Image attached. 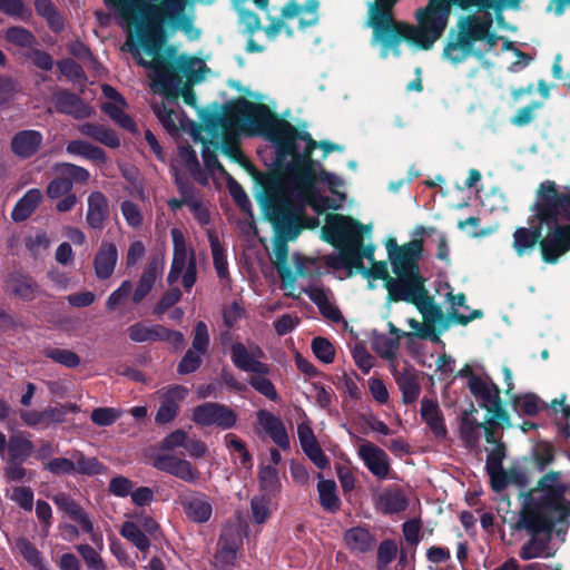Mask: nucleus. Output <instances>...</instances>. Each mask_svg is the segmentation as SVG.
<instances>
[{
	"label": "nucleus",
	"instance_id": "nucleus-1",
	"mask_svg": "<svg viewBox=\"0 0 570 570\" xmlns=\"http://www.w3.org/2000/svg\"><path fill=\"white\" fill-rule=\"evenodd\" d=\"M139 18L135 19V32L129 31L121 50L129 52L137 65L149 69L153 88L167 98H177L181 75L196 79L198 60L178 56L174 46H167L169 31H188L191 23L185 16L184 0H138Z\"/></svg>",
	"mask_w": 570,
	"mask_h": 570
},
{
	"label": "nucleus",
	"instance_id": "nucleus-2",
	"mask_svg": "<svg viewBox=\"0 0 570 570\" xmlns=\"http://www.w3.org/2000/svg\"><path fill=\"white\" fill-rule=\"evenodd\" d=\"M267 140L275 145L274 165L276 169L259 171L249 165L253 169V179L262 189L257 196L258 203H263L266 195L265 175L267 174L279 177L285 189L293 195H305V190L313 189L318 163L312 157L314 149L317 148V141L312 138L311 134L299 131L275 112Z\"/></svg>",
	"mask_w": 570,
	"mask_h": 570
},
{
	"label": "nucleus",
	"instance_id": "nucleus-3",
	"mask_svg": "<svg viewBox=\"0 0 570 570\" xmlns=\"http://www.w3.org/2000/svg\"><path fill=\"white\" fill-rule=\"evenodd\" d=\"M564 490L558 472H549L524 497L520 527L531 533V538L520 549L522 560L548 559L556 554L551 531L570 517V509L562 500Z\"/></svg>",
	"mask_w": 570,
	"mask_h": 570
},
{
	"label": "nucleus",
	"instance_id": "nucleus-4",
	"mask_svg": "<svg viewBox=\"0 0 570 570\" xmlns=\"http://www.w3.org/2000/svg\"><path fill=\"white\" fill-rule=\"evenodd\" d=\"M274 111L265 104L237 98L224 107L223 114H210L205 124L213 136L222 131V153L243 165L253 176L252 165L243 155L238 144V132L247 136H263L267 139L274 119Z\"/></svg>",
	"mask_w": 570,
	"mask_h": 570
},
{
	"label": "nucleus",
	"instance_id": "nucleus-5",
	"mask_svg": "<svg viewBox=\"0 0 570 570\" xmlns=\"http://www.w3.org/2000/svg\"><path fill=\"white\" fill-rule=\"evenodd\" d=\"M530 210L532 214L528 223H538L547 230L543 242L546 257H554L552 253H569L570 189L559 190L556 181H542L535 191Z\"/></svg>",
	"mask_w": 570,
	"mask_h": 570
},
{
	"label": "nucleus",
	"instance_id": "nucleus-6",
	"mask_svg": "<svg viewBox=\"0 0 570 570\" xmlns=\"http://www.w3.org/2000/svg\"><path fill=\"white\" fill-rule=\"evenodd\" d=\"M370 227L360 220L342 214H328L326 224L322 228L323 239L340 249L337 256L330 258L328 266L334 269H346L347 275L358 273L365 265L363 258L374 259L375 246H364L362 233Z\"/></svg>",
	"mask_w": 570,
	"mask_h": 570
},
{
	"label": "nucleus",
	"instance_id": "nucleus-7",
	"mask_svg": "<svg viewBox=\"0 0 570 570\" xmlns=\"http://www.w3.org/2000/svg\"><path fill=\"white\" fill-rule=\"evenodd\" d=\"M400 0H373L367 4V27L372 28L371 45L380 47V57L386 59L390 53L399 58L401 45L422 50V41L425 36V28L422 23L417 26L394 18L393 9Z\"/></svg>",
	"mask_w": 570,
	"mask_h": 570
},
{
	"label": "nucleus",
	"instance_id": "nucleus-8",
	"mask_svg": "<svg viewBox=\"0 0 570 570\" xmlns=\"http://www.w3.org/2000/svg\"><path fill=\"white\" fill-rule=\"evenodd\" d=\"M523 0H432L430 6L419 8L415 19L424 26L425 36L422 41V50H430L435 41L443 35L451 16V7L454 4L462 10L475 8L479 12L488 13L490 9L519 10Z\"/></svg>",
	"mask_w": 570,
	"mask_h": 570
},
{
	"label": "nucleus",
	"instance_id": "nucleus-9",
	"mask_svg": "<svg viewBox=\"0 0 570 570\" xmlns=\"http://www.w3.org/2000/svg\"><path fill=\"white\" fill-rule=\"evenodd\" d=\"M266 195L264 199L276 212H283L294 217L296 224L303 229H312L318 225V218L306 215L307 199L305 195H293L274 174L265 175Z\"/></svg>",
	"mask_w": 570,
	"mask_h": 570
},
{
	"label": "nucleus",
	"instance_id": "nucleus-10",
	"mask_svg": "<svg viewBox=\"0 0 570 570\" xmlns=\"http://www.w3.org/2000/svg\"><path fill=\"white\" fill-rule=\"evenodd\" d=\"M456 38L449 40L443 49V58L453 62H463L473 53L474 43L483 40L487 31V13L483 17L469 14L458 21Z\"/></svg>",
	"mask_w": 570,
	"mask_h": 570
},
{
	"label": "nucleus",
	"instance_id": "nucleus-11",
	"mask_svg": "<svg viewBox=\"0 0 570 570\" xmlns=\"http://www.w3.org/2000/svg\"><path fill=\"white\" fill-rule=\"evenodd\" d=\"M265 218L271 223L274 233V255L275 264L286 263L288 258L289 240H294L301 234V226H298L291 215L283 212L274 210L271 205L264 199L259 203Z\"/></svg>",
	"mask_w": 570,
	"mask_h": 570
},
{
	"label": "nucleus",
	"instance_id": "nucleus-12",
	"mask_svg": "<svg viewBox=\"0 0 570 570\" xmlns=\"http://www.w3.org/2000/svg\"><path fill=\"white\" fill-rule=\"evenodd\" d=\"M396 278L387 285V302H406L412 305L421 303L429 293L425 278L421 273L395 275Z\"/></svg>",
	"mask_w": 570,
	"mask_h": 570
},
{
	"label": "nucleus",
	"instance_id": "nucleus-13",
	"mask_svg": "<svg viewBox=\"0 0 570 570\" xmlns=\"http://www.w3.org/2000/svg\"><path fill=\"white\" fill-rule=\"evenodd\" d=\"M543 228L538 223H529V227H517L512 235V248L518 257L531 255L537 247L540 249L541 258L546 264L554 265L567 253H557L554 257H546L543 242L546 235H542Z\"/></svg>",
	"mask_w": 570,
	"mask_h": 570
},
{
	"label": "nucleus",
	"instance_id": "nucleus-14",
	"mask_svg": "<svg viewBox=\"0 0 570 570\" xmlns=\"http://www.w3.org/2000/svg\"><path fill=\"white\" fill-rule=\"evenodd\" d=\"M193 421L200 426L216 425L228 430L236 424L237 415L225 404L206 402L194 407Z\"/></svg>",
	"mask_w": 570,
	"mask_h": 570
},
{
	"label": "nucleus",
	"instance_id": "nucleus-15",
	"mask_svg": "<svg viewBox=\"0 0 570 570\" xmlns=\"http://www.w3.org/2000/svg\"><path fill=\"white\" fill-rule=\"evenodd\" d=\"M423 239L415 238L403 245L401 249L390 259L392 271L395 275L407 273H421L420 261L423 255Z\"/></svg>",
	"mask_w": 570,
	"mask_h": 570
},
{
	"label": "nucleus",
	"instance_id": "nucleus-16",
	"mask_svg": "<svg viewBox=\"0 0 570 570\" xmlns=\"http://www.w3.org/2000/svg\"><path fill=\"white\" fill-rule=\"evenodd\" d=\"M491 488L501 492L509 487L524 488L529 484L528 474L520 465H487Z\"/></svg>",
	"mask_w": 570,
	"mask_h": 570
},
{
	"label": "nucleus",
	"instance_id": "nucleus-17",
	"mask_svg": "<svg viewBox=\"0 0 570 570\" xmlns=\"http://www.w3.org/2000/svg\"><path fill=\"white\" fill-rule=\"evenodd\" d=\"M3 291L10 297L31 302L39 295L40 286L31 275L22 271H13L4 278Z\"/></svg>",
	"mask_w": 570,
	"mask_h": 570
},
{
	"label": "nucleus",
	"instance_id": "nucleus-18",
	"mask_svg": "<svg viewBox=\"0 0 570 570\" xmlns=\"http://www.w3.org/2000/svg\"><path fill=\"white\" fill-rule=\"evenodd\" d=\"M242 543L238 529L226 527L223 531L219 550L214 558V566L219 570H228L236 560V553Z\"/></svg>",
	"mask_w": 570,
	"mask_h": 570
},
{
	"label": "nucleus",
	"instance_id": "nucleus-19",
	"mask_svg": "<svg viewBox=\"0 0 570 570\" xmlns=\"http://www.w3.org/2000/svg\"><path fill=\"white\" fill-rule=\"evenodd\" d=\"M188 390L183 385H173L160 396V404L155 415L157 424H167L176 419L179 412V402L184 401Z\"/></svg>",
	"mask_w": 570,
	"mask_h": 570
},
{
	"label": "nucleus",
	"instance_id": "nucleus-20",
	"mask_svg": "<svg viewBox=\"0 0 570 570\" xmlns=\"http://www.w3.org/2000/svg\"><path fill=\"white\" fill-rule=\"evenodd\" d=\"M52 102L57 112L71 116L75 119H83L90 116L89 107L81 97L68 89H59L53 92Z\"/></svg>",
	"mask_w": 570,
	"mask_h": 570
},
{
	"label": "nucleus",
	"instance_id": "nucleus-21",
	"mask_svg": "<svg viewBox=\"0 0 570 570\" xmlns=\"http://www.w3.org/2000/svg\"><path fill=\"white\" fill-rule=\"evenodd\" d=\"M230 358L234 366L240 371L259 375H268L271 372L269 365L255 358V353H250L240 342L232 344Z\"/></svg>",
	"mask_w": 570,
	"mask_h": 570
},
{
	"label": "nucleus",
	"instance_id": "nucleus-22",
	"mask_svg": "<svg viewBox=\"0 0 570 570\" xmlns=\"http://www.w3.org/2000/svg\"><path fill=\"white\" fill-rule=\"evenodd\" d=\"M43 136L35 129L20 130L10 141L11 151L21 159H29L40 149Z\"/></svg>",
	"mask_w": 570,
	"mask_h": 570
},
{
	"label": "nucleus",
	"instance_id": "nucleus-23",
	"mask_svg": "<svg viewBox=\"0 0 570 570\" xmlns=\"http://www.w3.org/2000/svg\"><path fill=\"white\" fill-rule=\"evenodd\" d=\"M118 262V249L108 240H102L94 258L95 275L100 281L110 278Z\"/></svg>",
	"mask_w": 570,
	"mask_h": 570
},
{
	"label": "nucleus",
	"instance_id": "nucleus-24",
	"mask_svg": "<svg viewBox=\"0 0 570 570\" xmlns=\"http://www.w3.org/2000/svg\"><path fill=\"white\" fill-rule=\"evenodd\" d=\"M164 269V259L153 256L146 265L136 289L132 293L134 304H139L154 288L156 281Z\"/></svg>",
	"mask_w": 570,
	"mask_h": 570
},
{
	"label": "nucleus",
	"instance_id": "nucleus-25",
	"mask_svg": "<svg viewBox=\"0 0 570 570\" xmlns=\"http://www.w3.org/2000/svg\"><path fill=\"white\" fill-rule=\"evenodd\" d=\"M87 205L86 222L88 226L101 230L110 215L107 197L101 191H91L87 198Z\"/></svg>",
	"mask_w": 570,
	"mask_h": 570
},
{
	"label": "nucleus",
	"instance_id": "nucleus-26",
	"mask_svg": "<svg viewBox=\"0 0 570 570\" xmlns=\"http://www.w3.org/2000/svg\"><path fill=\"white\" fill-rule=\"evenodd\" d=\"M257 417L266 434H268L279 449H289V438L286 428L279 417L265 410L258 411Z\"/></svg>",
	"mask_w": 570,
	"mask_h": 570
},
{
	"label": "nucleus",
	"instance_id": "nucleus-27",
	"mask_svg": "<svg viewBox=\"0 0 570 570\" xmlns=\"http://www.w3.org/2000/svg\"><path fill=\"white\" fill-rule=\"evenodd\" d=\"M395 382L402 392V401L404 404L414 403L420 393L421 385L416 370L412 366L404 367L402 371H394Z\"/></svg>",
	"mask_w": 570,
	"mask_h": 570
},
{
	"label": "nucleus",
	"instance_id": "nucleus-28",
	"mask_svg": "<svg viewBox=\"0 0 570 570\" xmlns=\"http://www.w3.org/2000/svg\"><path fill=\"white\" fill-rule=\"evenodd\" d=\"M421 417L430 428L436 439L444 440L448 435V430L444 423V417L439 404L430 399H422L421 401Z\"/></svg>",
	"mask_w": 570,
	"mask_h": 570
},
{
	"label": "nucleus",
	"instance_id": "nucleus-29",
	"mask_svg": "<svg viewBox=\"0 0 570 570\" xmlns=\"http://www.w3.org/2000/svg\"><path fill=\"white\" fill-rule=\"evenodd\" d=\"M473 413H476V409L471 404L470 410L462 412L460 422V439L470 450L478 448L482 429V422L473 417Z\"/></svg>",
	"mask_w": 570,
	"mask_h": 570
},
{
	"label": "nucleus",
	"instance_id": "nucleus-30",
	"mask_svg": "<svg viewBox=\"0 0 570 570\" xmlns=\"http://www.w3.org/2000/svg\"><path fill=\"white\" fill-rule=\"evenodd\" d=\"M297 435L302 450L313 463H328L309 425L298 424Z\"/></svg>",
	"mask_w": 570,
	"mask_h": 570
},
{
	"label": "nucleus",
	"instance_id": "nucleus-31",
	"mask_svg": "<svg viewBox=\"0 0 570 570\" xmlns=\"http://www.w3.org/2000/svg\"><path fill=\"white\" fill-rule=\"evenodd\" d=\"M239 13V22L243 26V33L247 36L246 51L249 53H259L264 51V47L258 45L253 36L255 32L263 29L261 19L257 13L247 10L240 9Z\"/></svg>",
	"mask_w": 570,
	"mask_h": 570
},
{
	"label": "nucleus",
	"instance_id": "nucleus-32",
	"mask_svg": "<svg viewBox=\"0 0 570 570\" xmlns=\"http://www.w3.org/2000/svg\"><path fill=\"white\" fill-rule=\"evenodd\" d=\"M307 297L317 306L320 313L327 320L337 323L342 320L341 311L334 306L323 287L308 286L304 289Z\"/></svg>",
	"mask_w": 570,
	"mask_h": 570
},
{
	"label": "nucleus",
	"instance_id": "nucleus-33",
	"mask_svg": "<svg viewBox=\"0 0 570 570\" xmlns=\"http://www.w3.org/2000/svg\"><path fill=\"white\" fill-rule=\"evenodd\" d=\"M42 194L38 188L29 189L14 205L11 218L16 223L28 219L39 206Z\"/></svg>",
	"mask_w": 570,
	"mask_h": 570
},
{
	"label": "nucleus",
	"instance_id": "nucleus-34",
	"mask_svg": "<svg viewBox=\"0 0 570 570\" xmlns=\"http://www.w3.org/2000/svg\"><path fill=\"white\" fill-rule=\"evenodd\" d=\"M346 547L354 553H365L374 548L375 540L371 533L361 527H355L344 533Z\"/></svg>",
	"mask_w": 570,
	"mask_h": 570
},
{
	"label": "nucleus",
	"instance_id": "nucleus-35",
	"mask_svg": "<svg viewBox=\"0 0 570 570\" xmlns=\"http://www.w3.org/2000/svg\"><path fill=\"white\" fill-rule=\"evenodd\" d=\"M6 452L9 455L8 463H22L31 456L33 444L23 433H16L9 438Z\"/></svg>",
	"mask_w": 570,
	"mask_h": 570
},
{
	"label": "nucleus",
	"instance_id": "nucleus-36",
	"mask_svg": "<svg viewBox=\"0 0 570 570\" xmlns=\"http://www.w3.org/2000/svg\"><path fill=\"white\" fill-rule=\"evenodd\" d=\"M80 131L109 148H118L120 146V139L115 130L104 125L86 122L80 127Z\"/></svg>",
	"mask_w": 570,
	"mask_h": 570
},
{
	"label": "nucleus",
	"instance_id": "nucleus-37",
	"mask_svg": "<svg viewBox=\"0 0 570 570\" xmlns=\"http://www.w3.org/2000/svg\"><path fill=\"white\" fill-rule=\"evenodd\" d=\"M66 150L70 155L81 156L97 164L107 163L106 151L102 148L85 140L77 139L69 141L67 144Z\"/></svg>",
	"mask_w": 570,
	"mask_h": 570
},
{
	"label": "nucleus",
	"instance_id": "nucleus-38",
	"mask_svg": "<svg viewBox=\"0 0 570 570\" xmlns=\"http://www.w3.org/2000/svg\"><path fill=\"white\" fill-rule=\"evenodd\" d=\"M510 401L515 411L528 416H534L540 411L548 409L547 403L534 393L511 395Z\"/></svg>",
	"mask_w": 570,
	"mask_h": 570
},
{
	"label": "nucleus",
	"instance_id": "nucleus-39",
	"mask_svg": "<svg viewBox=\"0 0 570 570\" xmlns=\"http://www.w3.org/2000/svg\"><path fill=\"white\" fill-rule=\"evenodd\" d=\"M377 510L385 514L403 511L407 507V500L400 491H384L375 499Z\"/></svg>",
	"mask_w": 570,
	"mask_h": 570
},
{
	"label": "nucleus",
	"instance_id": "nucleus-40",
	"mask_svg": "<svg viewBox=\"0 0 570 570\" xmlns=\"http://www.w3.org/2000/svg\"><path fill=\"white\" fill-rule=\"evenodd\" d=\"M120 102H104L101 106L102 112L109 116V118L117 124L119 127L128 130L131 134L138 131L135 120L124 111V107Z\"/></svg>",
	"mask_w": 570,
	"mask_h": 570
},
{
	"label": "nucleus",
	"instance_id": "nucleus-41",
	"mask_svg": "<svg viewBox=\"0 0 570 570\" xmlns=\"http://www.w3.org/2000/svg\"><path fill=\"white\" fill-rule=\"evenodd\" d=\"M183 504L187 517L195 522L208 521L213 512L210 503L204 498L186 499Z\"/></svg>",
	"mask_w": 570,
	"mask_h": 570
},
{
	"label": "nucleus",
	"instance_id": "nucleus-42",
	"mask_svg": "<svg viewBox=\"0 0 570 570\" xmlns=\"http://www.w3.org/2000/svg\"><path fill=\"white\" fill-rule=\"evenodd\" d=\"M160 324L151 326L145 325L142 322H137L130 325L127 330L129 338L135 343L144 342H159Z\"/></svg>",
	"mask_w": 570,
	"mask_h": 570
},
{
	"label": "nucleus",
	"instance_id": "nucleus-43",
	"mask_svg": "<svg viewBox=\"0 0 570 570\" xmlns=\"http://www.w3.org/2000/svg\"><path fill=\"white\" fill-rule=\"evenodd\" d=\"M317 491L321 505L330 511L335 512L340 509V499L336 494V484L332 480H320Z\"/></svg>",
	"mask_w": 570,
	"mask_h": 570
},
{
	"label": "nucleus",
	"instance_id": "nucleus-44",
	"mask_svg": "<svg viewBox=\"0 0 570 570\" xmlns=\"http://www.w3.org/2000/svg\"><path fill=\"white\" fill-rule=\"evenodd\" d=\"M564 402L566 395L563 394L560 399H554L550 406L560 432L564 438H570V406Z\"/></svg>",
	"mask_w": 570,
	"mask_h": 570
},
{
	"label": "nucleus",
	"instance_id": "nucleus-45",
	"mask_svg": "<svg viewBox=\"0 0 570 570\" xmlns=\"http://www.w3.org/2000/svg\"><path fill=\"white\" fill-rule=\"evenodd\" d=\"M210 249L213 255V264L219 279L229 277L228 263L224 247L220 245L216 235H209Z\"/></svg>",
	"mask_w": 570,
	"mask_h": 570
},
{
	"label": "nucleus",
	"instance_id": "nucleus-46",
	"mask_svg": "<svg viewBox=\"0 0 570 570\" xmlns=\"http://www.w3.org/2000/svg\"><path fill=\"white\" fill-rule=\"evenodd\" d=\"M7 42L20 48H33L38 41L36 36L23 27H10L4 32Z\"/></svg>",
	"mask_w": 570,
	"mask_h": 570
},
{
	"label": "nucleus",
	"instance_id": "nucleus-47",
	"mask_svg": "<svg viewBox=\"0 0 570 570\" xmlns=\"http://www.w3.org/2000/svg\"><path fill=\"white\" fill-rule=\"evenodd\" d=\"M42 354L67 368H76L81 363L80 356L70 350L48 346L43 348Z\"/></svg>",
	"mask_w": 570,
	"mask_h": 570
},
{
	"label": "nucleus",
	"instance_id": "nucleus-48",
	"mask_svg": "<svg viewBox=\"0 0 570 570\" xmlns=\"http://www.w3.org/2000/svg\"><path fill=\"white\" fill-rule=\"evenodd\" d=\"M305 198L307 199V205L318 215H322L327 209L337 210L341 208V204L337 200L320 194L315 186L311 190H305Z\"/></svg>",
	"mask_w": 570,
	"mask_h": 570
},
{
	"label": "nucleus",
	"instance_id": "nucleus-49",
	"mask_svg": "<svg viewBox=\"0 0 570 570\" xmlns=\"http://www.w3.org/2000/svg\"><path fill=\"white\" fill-rule=\"evenodd\" d=\"M120 534L141 551H147L150 546L146 534L142 532L140 527L134 522H124L120 529Z\"/></svg>",
	"mask_w": 570,
	"mask_h": 570
},
{
	"label": "nucleus",
	"instance_id": "nucleus-50",
	"mask_svg": "<svg viewBox=\"0 0 570 570\" xmlns=\"http://www.w3.org/2000/svg\"><path fill=\"white\" fill-rule=\"evenodd\" d=\"M415 307L423 315L425 324L434 326L436 321H441L443 318V311L441 306L434 302V298L430 293H428L425 298H423L421 303L416 304Z\"/></svg>",
	"mask_w": 570,
	"mask_h": 570
},
{
	"label": "nucleus",
	"instance_id": "nucleus-51",
	"mask_svg": "<svg viewBox=\"0 0 570 570\" xmlns=\"http://www.w3.org/2000/svg\"><path fill=\"white\" fill-rule=\"evenodd\" d=\"M80 527L82 532L89 534L90 540L96 546L102 544V534L101 532L95 530L94 523L88 515V513L80 507L77 511H73V515L70 517Z\"/></svg>",
	"mask_w": 570,
	"mask_h": 570
},
{
	"label": "nucleus",
	"instance_id": "nucleus-52",
	"mask_svg": "<svg viewBox=\"0 0 570 570\" xmlns=\"http://www.w3.org/2000/svg\"><path fill=\"white\" fill-rule=\"evenodd\" d=\"M312 351L316 358L325 364H331L335 358V347L325 337L317 336L312 340Z\"/></svg>",
	"mask_w": 570,
	"mask_h": 570
},
{
	"label": "nucleus",
	"instance_id": "nucleus-53",
	"mask_svg": "<svg viewBox=\"0 0 570 570\" xmlns=\"http://www.w3.org/2000/svg\"><path fill=\"white\" fill-rule=\"evenodd\" d=\"M56 169L60 171L65 178L70 179L71 183L83 184L90 178V174L86 168L71 163H59L56 165Z\"/></svg>",
	"mask_w": 570,
	"mask_h": 570
},
{
	"label": "nucleus",
	"instance_id": "nucleus-54",
	"mask_svg": "<svg viewBox=\"0 0 570 570\" xmlns=\"http://www.w3.org/2000/svg\"><path fill=\"white\" fill-rule=\"evenodd\" d=\"M266 375L255 374L249 377V385L257 391L259 394L264 395L271 401H277L278 393L274 383L265 377Z\"/></svg>",
	"mask_w": 570,
	"mask_h": 570
},
{
	"label": "nucleus",
	"instance_id": "nucleus-55",
	"mask_svg": "<svg viewBox=\"0 0 570 570\" xmlns=\"http://www.w3.org/2000/svg\"><path fill=\"white\" fill-rule=\"evenodd\" d=\"M261 490L266 493L274 492L279 485L278 472L274 465H262L258 472Z\"/></svg>",
	"mask_w": 570,
	"mask_h": 570
},
{
	"label": "nucleus",
	"instance_id": "nucleus-56",
	"mask_svg": "<svg viewBox=\"0 0 570 570\" xmlns=\"http://www.w3.org/2000/svg\"><path fill=\"white\" fill-rule=\"evenodd\" d=\"M358 455L364 463H387L386 453L371 442H365L360 445Z\"/></svg>",
	"mask_w": 570,
	"mask_h": 570
},
{
	"label": "nucleus",
	"instance_id": "nucleus-57",
	"mask_svg": "<svg viewBox=\"0 0 570 570\" xmlns=\"http://www.w3.org/2000/svg\"><path fill=\"white\" fill-rule=\"evenodd\" d=\"M373 346L381 356L385 358H392L395 356V353L400 347V337H389L386 335H381L374 340Z\"/></svg>",
	"mask_w": 570,
	"mask_h": 570
},
{
	"label": "nucleus",
	"instance_id": "nucleus-58",
	"mask_svg": "<svg viewBox=\"0 0 570 570\" xmlns=\"http://www.w3.org/2000/svg\"><path fill=\"white\" fill-rule=\"evenodd\" d=\"M202 355L191 348L187 350L177 365V373L186 375L196 372L202 366Z\"/></svg>",
	"mask_w": 570,
	"mask_h": 570
},
{
	"label": "nucleus",
	"instance_id": "nucleus-59",
	"mask_svg": "<svg viewBox=\"0 0 570 570\" xmlns=\"http://www.w3.org/2000/svg\"><path fill=\"white\" fill-rule=\"evenodd\" d=\"M272 513L271 499L267 495L252 500V518L256 523H264Z\"/></svg>",
	"mask_w": 570,
	"mask_h": 570
},
{
	"label": "nucleus",
	"instance_id": "nucleus-60",
	"mask_svg": "<svg viewBox=\"0 0 570 570\" xmlns=\"http://www.w3.org/2000/svg\"><path fill=\"white\" fill-rule=\"evenodd\" d=\"M59 71L70 81H79L86 79L82 67L71 58H66L57 62Z\"/></svg>",
	"mask_w": 570,
	"mask_h": 570
},
{
	"label": "nucleus",
	"instance_id": "nucleus-61",
	"mask_svg": "<svg viewBox=\"0 0 570 570\" xmlns=\"http://www.w3.org/2000/svg\"><path fill=\"white\" fill-rule=\"evenodd\" d=\"M191 346L199 354H206L209 347V334L206 323L199 321L194 327Z\"/></svg>",
	"mask_w": 570,
	"mask_h": 570
},
{
	"label": "nucleus",
	"instance_id": "nucleus-62",
	"mask_svg": "<svg viewBox=\"0 0 570 570\" xmlns=\"http://www.w3.org/2000/svg\"><path fill=\"white\" fill-rule=\"evenodd\" d=\"M161 470L186 482H196L202 475L194 465H160Z\"/></svg>",
	"mask_w": 570,
	"mask_h": 570
},
{
	"label": "nucleus",
	"instance_id": "nucleus-63",
	"mask_svg": "<svg viewBox=\"0 0 570 570\" xmlns=\"http://www.w3.org/2000/svg\"><path fill=\"white\" fill-rule=\"evenodd\" d=\"M120 209L126 223L130 227L138 228L142 225L144 217L137 204L131 200H124L120 204Z\"/></svg>",
	"mask_w": 570,
	"mask_h": 570
},
{
	"label": "nucleus",
	"instance_id": "nucleus-64",
	"mask_svg": "<svg viewBox=\"0 0 570 570\" xmlns=\"http://www.w3.org/2000/svg\"><path fill=\"white\" fill-rule=\"evenodd\" d=\"M120 411L114 407H97L91 412V421L99 426H109L120 417Z\"/></svg>",
	"mask_w": 570,
	"mask_h": 570
}]
</instances>
